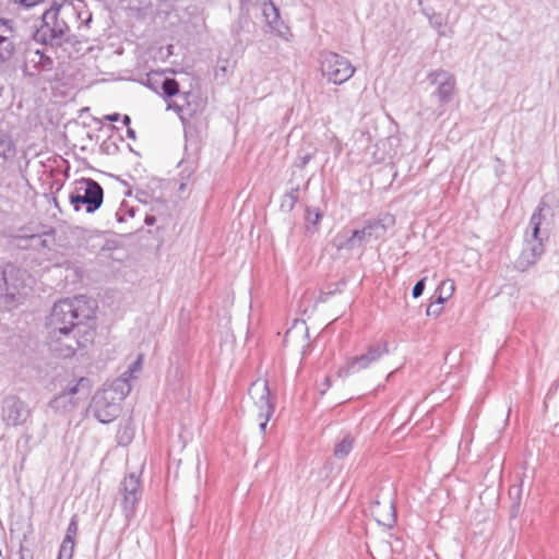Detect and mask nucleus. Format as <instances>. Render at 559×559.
Returning a JSON list of instances; mask_svg holds the SVG:
<instances>
[{
    "label": "nucleus",
    "mask_w": 559,
    "mask_h": 559,
    "mask_svg": "<svg viewBox=\"0 0 559 559\" xmlns=\"http://www.w3.org/2000/svg\"><path fill=\"white\" fill-rule=\"evenodd\" d=\"M95 309V300L84 295L59 300L55 302L47 319V329L81 330L88 328L85 321L94 318Z\"/></svg>",
    "instance_id": "1"
},
{
    "label": "nucleus",
    "mask_w": 559,
    "mask_h": 559,
    "mask_svg": "<svg viewBox=\"0 0 559 559\" xmlns=\"http://www.w3.org/2000/svg\"><path fill=\"white\" fill-rule=\"evenodd\" d=\"M76 11L72 7H58L46 10L41 17V25L34 33V39L37 43L50 46H60L68 41L70 26L67 22L69 17H75Z\"/></svg>",
    "instance_id": "2"
},
{
    "label": "nucleus",
    "mask_w": 559,
    "mask_h": 559,
    "mask_svg": "<svg viewBox=\"0 0 559 559\" xmlns=\"http://www.w3.org/2000/svg\"><path fill=\"white\" fill-rule=\"evenodd\" d=\"M95 331L91 328L81 330H48V346L60 358H71L80 348L93 343Z\"/></svg>",
    "instance_id": "3"
},
{
    "label": "nucleus",
    "mask_w": 559,
    "mask_h": 559,
    "mask_svg": "<svg viewBox=\"0 0 559 559\" xmlns=\"http://www.w3.org/2000/svg\"><path fill=\"white\" fill-rule=\"evenodd\" d=\"M69 201L75 211L85 206L86 213H95L104 202V189L92 178H81L74 182Z\"/></svg>",
    "instance_id": "4"
},
{
    "label": "nucleus",
    "mask_w": 559,
    "mask_h": 559,
    "mask_svg": "<svg viewBox=\"0 0 559 559\" xmlns=\"http://www.w3.org/2000/svg\"><path fill=\"white\" fill-rule=\"evenodd\" d=\"M319 61L322 75L336 85L347 82L356 71L347 58L333 51H322Z\"/></svg>",
    "instance_id": "5"
},
{
    "label": "nucleus",
    "mask_w": 559,
    "mask_h": 559,
    "mask_svg": "<svg viewBox=\"0 0 559 559\" xmlns=\"http://www.w3.org/2000/svg\"><path fill=\"white\" fill-rule=\"evenodd\" d=\"M386 354H389V346L386 342L372 344L368 347L366 353L349 358L346 365L337 370V376L344 378L350 373L365 370L372 364L379 361Z\"/></svg>",
    "instance_id": "6"
},
{
    "label": "nucleus",
    "mask_w": 559,
    "mask_h": 559,
    "mask_svg": "<svg viewBox=\"0 0 559 559\" xmlns=\"http://www.w3.org/2000/svg\"><path fill=\"white\" fill-rule=\"evenodd\" d=\"M394 224V218L391 215H383L377 218L368 219L365 225L359 229L352 230L354 237L360 249H364L367 243L372 240L383 239L390 226Z\"/></svg>",
    "instance_id": "7"
},
{
    "label": "nucleus",
    "mask_w": 559,
    "mask_h": 559,
    "mask_svg": "<svg viewBox=\"0 0 559 559\" xmlns=\"http://www.w3.org/2000/svg\"><path fill=\"white\" fill-rule=\"evenodd\" d=\"M24 271L11 263L0 271V300L3 299L7 306L16 300V295L24 285Z\"/></svg>",
    "instance_id": "8"
},
{
    "label": "nucleus",
    "mask_w": 559,
    "mask_h": 559,
    "mask_svg": "<svg viewBox=\"0 0 559 559\" xmlns=\"http://www.w3.org/2000/svg\"><path fill=\"white\" fill-rule=\"evenodd\" d=\"M427 79L431 85L437 86L432 95L438 98L441 106L452 100L455 93L456 80L451 72L438 69L429 72Z\"/></svg>",
    "instance_id": "9"
},
{
    "label": "nucleus",
    "mask_w": 559,
    "mask_h": 559,
    "mask_svg": "<svg viewBox=\"0 0 559 559\" xmlns=\"http://www.w3.org/2000/svg\"><path fill=\"white\" fill-rule=\"evenodd\" d=\"M92 409L95 418L102 424L114 421L120 414V405L111 391H102L94 395Z\"/></svg>",
    "instance_id": "10"
},
{
    "label": "nucleus",
    "mask_w": 559,
    "mask_h": 559,
    "mask_svg": "<svg viewBox=\"0 0 559 559\" xmlns=\"http://www.w3.org/2000/svg\"><path fill=\"white\" fill-rule=\"evenodd\" d=\"M31 412L26 404L16 396H8L3 401L2 418L7 425H23L29 417Z\"/></svg>",
    "instance_id": "11"
},
{
    "label": "nucleus",
    "mask_w": 559,
    "mask_h": 559,
    "mask_svg": "<svg viewBox=\"0 0 559 559\" xmlns=\"http://www.w3.org/2000/svg\"><path fill=\"white\" fill-rule=\"evenodd\" d=\"M91 390V381L87 378H80L76 384L67 388L63 392L52 399L49 403V406L56 411L63 408L68 409V404L71 407L75 405V402L72 401V396L75 394H82L83 396H87Z\"/></svg>",
    "instance_id": "12"
},
{
    "label": "nucleus",
    "mask_w": 559,
    "mask_h": 559,
    "mask_svg": "<svg viewBox=\"0 0 559 559\" xmlns=\"http://www.w3.org/2000/svg\"><path fill=\"white\" fill-rule=\"evenodd\" d=\"M371 512L378 523L391 527L396 520L394 498L378 496L372 502Z\"/></svg>",
    "instance_id": "13"
},
{
    "label": "nucleus",
    "mask_w": 559,
    "mask_h": 559,
    "mask_svg": "<svg viewBox=\"0 0 559 559\" xmlns=\"http://www.w3.org/2000/svg\"><path fill=\"white\" fill-rule=\"evenodd\" d=\"M249 394L259 408V414H273L274 404L270 400V389L267 381H255L249 389Z\"/></svg>",
    "instance_id": "14"
},
{
    "label": "nucleus",
    "mask_w": 559,
    "mask_h": 559,
    "mask_svg": "<svg viewBox=\"0 0 559 559\" xmlns=\"http://www.w3.org/2000/svg\"><path fill=\"white\" fill-rule=\"evenodd\" d=\"M262 14L270 28L277 35H284L287 26L281 20L280 11L272 0H264L262 3Z\"/></svg>",
    "instance_id": "15"
},
{
    "label": "nucleus",
    "mask_w": 559,
    "mask_h": 559,
    "mask_svg": "<svg viewBox=\"0 0 559 559\" xmlns=\"http://www.w3.org/2000/svg\"><path fill=\"white\" fill-rule=\"evenodd\" d=\"M12 33L13 29L9 25V21L0 19V61L8 60L13 53Z\"/></svg>",
    "instance_id": "16"
},
{
    "label": "nucleus",
    "mask_w": 559,
    "mask_h": 559,
    "mask_svg": "<svg viewBox=\"0 0 559 559\" xmlns=\"http://www.w3.org/2000/svg\"><path fill=\"white\" fill-rule=\"evenodd\" d=\"M332 246L337 251H352L354 249H360L356 238L354 237L353 231H340L335 235V237L332 239Z\"/></svg>",
    "instance_id": "17"
},
{
    "label": "nucleus",
    "mask_w": 559,
    "mask_h": 559,
    "mask_svg": "<svg viewBox=\"0 0 559 559\" xmlns=\"http://www.w3.org/2000/svg\"><path fill=\"white\" fill-rule=\"evenodd\" d=\"M131 389L129 378H117L110 388L104 391H111V396H116L117 401H121L130 393Z\"/></svg>",
    "instance_id": "18"
},
{
    "label": "nucleus",
    "mask_w": 559,
    "mask_h": 559,
    "mask_svg": "<svg viewBox=\"0 0 559 559\" xmlns=\"http://www.w3.org/2000/svg\"><path fill=\"white\" fill-rule=\"evenodd\" d=\"M16 154V146L12 136L0 131V157L4 160L13 158Z\"/></svg>",
    "instance_id": "19"
},
{
    "label": "nucleus",
    "mask_w": 559,
    "mask_h": 559,
    "mask_svg": "<svg viewBox=\"0 0 559 559\" xmlns=\"http://www.w3.org/2000/svg\"><path fill=\"white\" fill-rule=\"evenodd\" d=\"M155 80L160 81V90L164 97L170 98L179 94V84L175 79L166 78L163 74H156Z\"/></svg>",
    "instance_id": "20"
},
{
    "label": "nucleus",
    "mask_w": 559,
    "mask_h": 559,
    "mask_svg": "<svg viewBox=\"0 0 559 559\" xmlns=\"http://www.w3.org/2000/svg\"><path fill=\"white\" fill-rule=\"evenodd\" d=\"M142 469L143 463L136 466L135 469L129 471L121 481V489H139L141 486Z\"/></svg>",
    "instance_id": "21"
},
{
    "label": "nucleus",
    "mask_w": 559,
    "mask_h": 559,
    "mask_svg": "<svg viewBox=\"0 0 559 559\" xmlns=\"http://www.w3.org/2000/svg\"><path fill=\"white\" fill-rule=\"evenodd\" d=\"M299 186H296L283 195L281 202V211L290 213L295 209L299 200Z\"/></svg>",
    "instance_id": "22"
},
{
    "label": "nucleus",
    "mask_w": 559,
    "mask_h": 559,
    "mask_svg": "<svg viewBox=\"0 0 559 559\" xmlns=\"http://www.w3.org/2000/svg\"><path fill=\"white\" fill-rule=\"evenodd\" d=\"M355 439L349 433L335 444L334 456L337 459L346 457L354 448Z\"/></svg>",
    "instance_id": "23"
},
{
    "label": "nucleus",
    "mask_w": 559,
    "mask_h": 559,
    "mask_svg": "<svg viewBox=\"0 0 559 559\" xmlns=\"http://www.w3.org/2000/svg\"><path fill=\"white\" fill-rule=\"evenodd\" d=\"M27 60L33 62L36 68L40 70H50L52 68V60L50 57L45 56L39 50L29 51L27 53Z\"/></svg>",
    "instance_id": "24"
},
{
    "label": "nucleus",
    "mask_w": 559,
    "mask_h": 559,
    "mask_svg": "<svg viewBox=\"0 0 559 559\" xmlns=\"http://www.w3.org/2000/svg\"><path fill=\"white\" fill-rule=\"evenodd\" d=\"M538 260L535 255L531 254L530 250L525 247L514 262V267L520 272H525L528 267L534 265Z\"/></svg>",
    "instance_id": "25"
},
{
    "label": "nucleus",
    "mask_w": 559,
    "mask_h": 559,
    "mask_svg": "<svg viewBox=\"0 0 559 559\" xmlns=\"http://www.w3.org/2000/svg\"><path fill=\"white\" fill-rule=\"evenodd\" d=\"M139 501L138 491H123L122 492V507L127 516H130Z\"/></svg>",
    "instance_id": "26"
},
{
    "label": "nucleus",
    "mask_w": 559,
    "mask_h": 559,
    "mask_svg": "<svg viewBox=\"0 0 559 559\" xmlns=\"http://www.w3.org/2000/svg\"><path fill=\"white\" fill-rule=\"evenodd\" d=\"M322 212L320 209L318 207H306V215H305V219L308 224L307 226V230L310 231V226L313 227V230L312 231H316L317 230V226L319 225V223L321 222L322 219Z\"/></svg>",
    "instance_id": "27"
},
{
    "label": "nucleus",
    "mask_w": 559,
    "mask_h": 559,
    "mask_svg": "<svg viewBox=\"0 0 559 559\" xmlns=\"http://www.w3.org/2000/svg\"><path fill=\"white\" fill-rule=\"evenodd\" d=\"M424 14L428 17L430 25L436 28L440 35H443L442 28L445 25V19L441 13L429 12L428 10H423Z\"/></svg>",
    "instance_id": "28"
},
{
    "label": "nucleus",
    "mask_w": 559,
    "mask_h": 559,
    "mask_svg": "<svg viewBox=\"0 0 559 559\" xmlns=\"http://www.w3.org/2000/svg\"><path fill=\"white\" fill-rule=\"evenodd\" d=\"M542 211L543 207L539 205L531 216L530 228L532 229V238H537V236H539L540 225L543 222Z\"/></svg>",
    "instance_id": "29"
},
{
    "label": "nucleus",
    "mask_w": 559,
    "mask_h": 559,
    "mask_svg": "<svg viewBox=\"0 0 559 559\" xmlns=\"http://www.w3.org/2000/svg\"><path fill=\"white\" fill-rule=\"evenodd\" d=\"M133 439V429L126 424L120 426L117 431V440L120 445H128Z\"/></svg>",
    "instance_id": "30"
},
{
    "label": "nucleus",
    "mask_w": 559,
    "mask_h": 559,
    "mask_svg": "<svg viewBox=\"0 0 559 559\" xmlns=\"http://www.w3.org/2000/svg\"><path fill=\"white\" fill-rule=\"evenodd\" d=\"M526 248L530 250L531 254L535 255L537 260H539L545 251L543 241L539 236H537V238H532V240H527Z\"/></svg>",
    "instance_id": "31"
},
{
    "label": "nucleus",
    "mask_w": 559,
    "mask_h": 559,
    "mask_svg": "<svg viewBox=\"0 0 559 559\" xmlns=\"http://www.w3.org/2000/svg\"><path fill=\"white\" fill-rule=\"evenodd\" d=\"M73 550H74V542L63 539V542L60 546L58 559H71L72 555H73Z\"/></svg>",
    "instance_id": "32"
},
{
    "label": "nucleus",
    "mask_w": 559,
    "mask_h": 559,
    "mask_svg": "<svg viewBox=\"0 0 559 559\" xmlns=\"http://www.w3.org/2000/svg\"><path fill=\"white\" fill-rule=\"evenodd\" d=\"M76 534H78V520H76V515H74V516H72V519L68 525L64 539L74 542Z\"/></svg>",
    "instance_id": "33"
},
{
    "label": "nucleus",
    "mask_w": 559,
    "mask_h": 559,
    "mask_svg": "<svg viewBox=\"0 0 559 559\" xmlns=\"http://www.w3.org/2000/svg\"><path fill=\"white\" fill-rule=\"evenodd\" d=\"M425 282H426V278H421V280L417 281V283L414 285L413 290H412V296L414 298H418L423 295V293L425 290Z\"/></svg>",
    "instance_id": "34"
},
{
    "label": "nucleus",
    "mask_w": 559,
    "mask_h": 559,
    "mask_svg": "<svg viewBox=\"0 0 559 559\" xmlns=\"http://www.w3.org/2000/svg\"><path fill=\"white\" fill-rule=\"evenodd\" d=\"M272 415L273 414H267V413L258 414L259 427H260L261 432H265L267 423H269L270 418L272 417Z\"/></svg>",
    "instance_id": "35"
},
{
    "label": "nucleus",
    "mask_w": 559,
    "mask_h": 559,
    "mask_svg": "<svg viewBox=\"0 0 559 559\" xmlns=\"http://www.w3.org/2000/svg\"><path fill=\"white\" fill-rule=\"evenodd\" d=\"M141 365H142V356H139L138 359L135 361H133L127 370V373H129V377H133V373L141 369Z\"/></svg>",
    "instance_id": "36"
},
{
    "label": "nucleus",
    "mask_w": 559,
    "mask_h": 559,
    "mask_svg": "<svg viewBox=\"0 0 559 559\" xmlns=\"http://www.w3.org/2000/svg\"><path fill=\"white\" fill-rule=\"evenodd\" d=\"M442 311V307L438 306L436 302H431L426 310L427 316H439Z\"/></svg>",
    "instance_id": "37"
},
{
    "label": "nucleus",
    "mask_w": 559,
    "mask_h": 559,
    "mask_svg": "<svg viewBox=\"0 0 559 559\" xmlns=\"http://www.w3.org/2000/svg\"><path fill=\"white\" fill-rule=\"evenodd\" d=\"M157 73H154L152 75H147V85L155 92L158 91V88L160 87V81H156L155 80V75Z\"/></svg>",
    "instance_id": "38"
},
{
    "label": "nucleus",
    "mask_w": 559,
    "mask_h": 559,
    "mask_svg": "<svg viewBox=\"0 0 559 559\" xmlns=\"http://www.w3.org/2000/svg\"><path fill=\"white\" fill-rule=\"evenodd\" d=\"M15 3H19L25 8H31L39 3L41 0H13Z\"/></svg>",
    "instance_id": "39"
},
{
    "label": "nucleus",
    "mask_w": 559,
    "mask_h": 559,
    "mask_svg": "<svg viewBox=\"0 0 559 559\" xmlns=\"http://www.w3.org/2000/svg\"><path fill=\"white\" fill-rule=\"evenodd\" d=\"M450 294L448 296H442L441 294L438 296L437 300H436V304L438 306L441 307V305L449 298V296L452 294V292L454 290V286H453V283H450Z\"/></svg>",
    "instance_id": "40"
},
{
    "label": "nucleus",
    "mask_w": 559,
    "mask_h": 559,
    "mask_svg": "<svg viewBox=\"0 0 559 559\" xmlns=\"http://www.w3.org/2000/svg\"><path fill=\"white\" fill-rule=\"evenodd\" d=\"M20 559H33V555L28 549H25L23 546L20 548Z\"/></svg>",
    "instance_id": "41"
},
{
    "label": "nucleus",
    "mask_w": 559,
    "mask_h": 559,
    "mask_svg": "<svg viewBox=\"0 0 559 559\" xmlns=\"http://www.w3.org/2000/svg\"><path fill=\"white\" fill-rule=\"evenodd\" d=\"M311 158H312L311 154H306V155L301 156L300 157V167L304 168L310 162Z\"/></svg>",
    "instance_id": "42"
},
{
    "label": "nucleus",
    "mask_w": 559,
    "mask_h": 559,
    "mask_svg": "<svg viewBox=\"0 0 559 559\" xmlns=\"http://www.w3.org/2000/svg\"><path fill=\"white\" fill-rule=\"evenodd\" d=\"M105 119L108 120V121L115 122V121H118L120 119V115L115 112V114H111V115H107L105 117Z\"/></svg>",
    "instance_id": "43"
},
{
    "label": "nucleus",
    "mask_w": 559,
    "mask_h": 559,
    "mask_svg": "<svg viewBox=\"0 0 559 559\" xmlns=\"http://www.w3.org/2000/svg\"><path fill=\"white\" fill-rule=\"evenodd\" d=\"M156 222V218L155 216L153 215H146L145 219H144V223L147 225V226H152L154 225Z\"/></svg>",
    "instance_id": "44"
},
{
    "label": "nucleus",
    "mask_w": 559,
    "mask_h": 559,
    "mask_svg": "<svg viewBox=\"0 0 559 559\" xmlns=\"http://www.w3.org/2000/svg\"><path fill=\"white\" fill-rule=\"evenodd\" d=\"M522 491H514V496H512V491H509L510 498L513 501H520Z\"/></svg>",
    "instance_id": "45"
},
{
    "label": "nucleus",
    "mask_w": 559,
    "mask_h": 559,
    "mask_svg": "<svg viewBox=\"0 0 559 559\" xmlns=\"http://www.w3.org/2000/svg\"><path fill=\"white\" fill-rule=\"evenodd\" d=\"M127 136L132 139V140H135V131L132 129V128H129L127 129Z\"/></svg>",
    "instance_id": "46"
},
{
    "label": "nucleus",
    "mask_w": 559,
    "mask_h": 559,
    "mask_svg": "<svg viewBox=\"0 0 559 559\" xmlns=\"http://www.w3.org/2000/svg\"><path fill=\"white\" fill-rule=\"evenodd\" d=\"M334 292L330 290V292H326V293H323L321 296H320V300L321 301H326L329 296L333 295Z\"/></svg>",
    "instance_id": "47"
},
{
    "label": "nucleus",
    "mask_w": 559,
    "mask_h": 559,
    "mask_svg": "<svg viewBox=\"0 0 559 559\" xmlns=\"http://www.w3.org/2000/svg\"><path fill=\"white\" fill-rule=\"evenodd\" d=\"M122 123L127 127L131 123V118L128 115L122 116Z\"/></svg>",
    "instance_id": "48"
},
{
    "label": "nucleus",
    "mask_w": 559,
    "mask_h": 559,
    "mask_svg": "<svg viewBox=\"0 0 559 559\" xmlns=\"http://www.w3.org/2000/svg\"><path fill=\"white\" fill-rule=\"evenodd\" d=\"M324 385L326 386V389L331 386V378L329 376H326L324 379Z\"/></svg>",
    "instance_id": "49"
},
{
    "label": "nucleus",
    "mask_w": 559,
    "mask_h": 559,
    "mask_svg": "<svg viewBox=\"0 0 559 559\" xmlns=\"http://www.w3.org/2000/svg\"><path fill=\"white\" fill-rule=\"evenodd\" d=\"M518 506H519V503L516 506L515 504L512 506V510H511V515L512 516L516 515V513H518Z\"/></svg>",
    "instance_id": "50"
},
{
    "label": "nucleus",
    "mask_w": 559,
    "mask_h": 559,
    "mask_svg": "<svg viewBox=\"0 0 559 559\" xmlns=\"http://www.w3.org/2000/svg\"><path fill=\"white\" fill-rule=\"evenodd\" d=\"M119 378H129V381H130L133 377H129V373H127V371H124Z\"/></svg>",
    "instance_id": "51"
},
{
    "label": "nucleus",
    "mask_w": 559,
    "mask_h": 559,
    "mask_svg": "<svg viewBox=\"0 0 559 559\" xmlns=\"http://www.w3.org/2000/svg\"><path fill=\"white\" fill-rule=\"evenodd\" d=\"M91 20H92V15H91V14H88L87 19L85 20V24H87L88 22H91Z\"/></svg>",
    "instance_id": "52"
},
{
    "label": "nucleus",
    "mask_w": 559,
    "mask_h": 559,
    "mask_svg": "<svg viewBox=\"0 0 559 559\" xmlns=\"http://www.w3.org/2000/svg\"><path fill=\"white\" fill-rule=\"evenodd\" d=\"M185 187L186 185L185 183H181L180 187H179V190L183 191L185 190Z\"/></svg>",
    "instance_id": "53"
},
{
    "label": "nucleus",
    "mask_w": 559,
    "mask_h": 559,
    "mask_svg": "<svg viewBox=\"0 0 559 559\" xmlns=\"http://www.w3.org/2000/svg\"><path fill=\"white\" fill-rule=\"evenodd\" d=\"M116 215H117V217H118V221H120V222H121V221H122V217L119 215V212H118Z\"/></svg>",
    "instance_id": "54"
},
{
    "label": "nucleus",
    "mask_w": 559,
    "mask_h": 559,
    "mask_svg": "<svg viewBox=\"0 0 559 559\" xmlns=\"http://www.w3.org/2000/svg\"><path fill=\"white\" fill-rule=\"evenodd\" d=\"M129 214H130L131 216H134V211H133V210H130V211H129Z\"/></svg>",
    "instance_id": "55"
}]
</instances>
